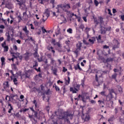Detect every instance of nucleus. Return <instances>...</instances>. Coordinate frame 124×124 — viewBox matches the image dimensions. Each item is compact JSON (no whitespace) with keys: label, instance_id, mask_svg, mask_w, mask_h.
<instances>
[{"label":"nucleus","instance_id":"nucleus-9","mask_svg":"<svg viewBox=\"0 0 124 124\" xmlns=\"http://www.w3.org/2000/svg\"><path fill=\"white\" fill-rule=\"evenodd\" d=\"M1 47H2V48H3L4 52H8V49H9V47H8V46L6 45V41H4L1 44Z\"/></svg>","mask_w":124,"mask_h":124},{"label":"nucleus","instance_id":"nucleus-41","mask_svg":"<svg viewBox=\"0 0 124 124\" xmlns=\"http://www.w3.org/2000/svg\"><path fill=\"white\" fill-rule=\"evenodd\" d=\"M112 79H116L117 78V74H114L111 76Z\"/></svg>","mask_w":124,"mask_h":124},{"label":"nucleus","instance_id":"nucleus-24","mask_svg":"<svg viewBox=\"0 0 124 124\" xmlns=\"http://www.w3.org/2000/svg\"><path fill=\"white\" fill-rule=\"evenodd\" d=\"M8 105L9 107H10L9 110L8 111V113L10 114V113H11V111H13V106L11 105V104H8Z\"/></svg>","mask_w":124,"mask_h":124},{"label":"nucleus","instance_id":"nucleus-10","mask_svg":"<svg viewBox=\"0 0 124 124\" xmlns=\"http://www.w3.org/2000/svg\"><path fill=\"white\" fill-rule=\"evenodd\" d=\"M111 27H108V28H106L105 27H101V34H105L106 33L107 31H110Z\"/></svg>","mask_w":124,"mask_h":124},{"label":"nucleus","instance_id":"nucleus-57","mask_svg":"<svg viewBox=\"0 0 124 124\" xmlns=\"http://www.w3.org/2000/svg\"><path fill=\"white\" fill-rule=\"evenodd\" d=\"M82 19L84 20V22H87V17L86 16H83Z\"/></svg>","mask_w":124,"mask_h":124},{"label":"nucleus","instance_id":"nucleus-36","mask_svg":"<svg viewBox=\"0 0 124 124\" xmlns=\"http://www.w3.org/2000/svg\"><path fill=\"white\" fill-rule=\"evenodd\" d=\"M105 91H102L100 93V94H101V95H102V96H106V94H105Z\"/></svg>","mask_w":124,"mask_h":124},{"label":"nucleus","instance_id":"nucleus-38","mask_svg":"<svg viewBox=\"0 0 124 124\" xmlns=\"http://www.w3.org/2000/svg\"><path fill=\"white\" fill-rule=\"evenodd\" d=\"M95 80H96V82H97V83H98V86H99L100 85L99 83H100V81H99V80H98L97 75H96V76H95Z\"/></svg>","mask_w":124,"mask_h":124},{"label":"nucleus","instance_id":"nucleus-33","mask_svg":"<svg viewBox=\"0 0 124 124\" xmlns=\"http://www.w3.org/2000/svg\"><path fill=\"white\" fill-rule=\"evenodd\" d=\"M0 21H2L3 23H4L5 25L7 24V21L6 20L3 19V18H0Z\"/></svg>","mask_w":124,"mask_h":124},{"label":"nucleus","instance_id":"nucleus-58","mask_svg":"<svg viewBox=\"0 0 124 124\" xmlns=\"http://www.w3.org/2000/svg\"><path fill=\"white\" fill-rule=\"evenodd\" d=\"M112 13L113 14H115V13H117V10H116V9H113Z\"/></svg>","mask_w":124,"mask_h":124},{"label":"nucleus","instance_id":"nucleus-3","mask_svg":"<svg viewBox=\"0 0 124 124\" xmlns=\"http://www.w3.org/2000/svg\"><path fill=\"white\" fill-rule=\"evenodd\" d=\"M51 44L53 45L54 46H57V50L59 52H62V45L59 42L56 43V40L55 39H52L51 40Z\"/></svg>","mask_w":124,"mask_h":124},{"label":"nucleus","instance_id":"nucleus-23","mask_svg":"<svg viewBox=\"0 0 124 124\" xmlns=\"http://www.w3.org/2000/svg\"><path fill=\"white\" fill-rule=\"evenodd\" d=\"M53 87H55V89L56 91V92H58L59 93H61V89H60V87H59V86H57L55 85V86L53 85Z\"/></svg>","mask_w":124,"mask_h":124},{"label":"nucleus","instance_id":"nucleus-18","mask_svg":"<svg viewBox=\"0 0 124 124\" xmlns=\"http://www.w3.org/2000/svg\"><path fill=\"white\" fill-rule=\"evenodd\" d=\"M88 41L90 43H91V44H94V42L95 41V38L92 37V39H89Z\"/></svg>","mask_w":124,"mask_h":124},{"label":"nucleus","instance_id":"nucleus-37","mask_svg":"<svg viewBox=\"0 0 124 124\" xmlns=\"http://www.w3.org/2000/svg\"><path fill=\"white\" fill-rule=\"evenodd\" d=\"M79 28L80 29H81V30H82V31H83V30H84V28H85V25H84V24H81L80 25Z\"/></svg>","mask_w":124,"mask_h":124},{"label":"nucleus","instance_id":"nucleus-60","mask_svg":"<svg viewBox=\"0 0 124 124\" xmlns=\"http://www.w3.org/2000/svg\"><path fill=\"white\" fill-rule=\"evenodd\" d=\"M66 71H67V69L65 68V67H63L62 72H66Z\"/></svg>","mask_w":124,"mask_h":124},{"label":"nucleus","instance_id":"nucleus-19","mask_svg":"<svg viewBox=\"0 0 124 124\" xmlns=\"http://www.w3.org/2000/svg\"><path fill=\"white\" fill-rule=\"evenodd\" d=\"M31 71H28L25 73V76L26 78H30V76H31Z\"/></svg>","mask_w":124,"mask_h":124},{"label":"nucleus","instance_id":"nucleus-2","mask_svg":"<svg viewBox=\"0 0 124 124\" xmlns=\"http://www.w3.org/2000/svg\"><path fill=\"white\" fill-rule=\"evenodd\" d=\"M58 11L57 12H61L60 9H62L63 11L67 12V13H69L70 12L68 11V9L71 8L70 4H63L58 5Z\"/></svg>","mask_w":124,"mask_h":124},{"label":"nucleus","instance_id":"nucleus-43","mask_svg":"<svg viewBox=\"0 0 124 124\" xmlns=\"http://www.w3.org/2000/svg\"><path fill=\"white\" fill-rule=\"evenodd\" d=\"M13 49L15 50V51H17V50H18V47H17V46L14 45L13 46Z\"/></svg>","mask_w":124,"mask_h":124},{"label":"nucleus","instance_id":"nucleus-51","mask_svg":"<svg viewBox=\"0 0 124 124\" xmlns=\"http://www.w3.org/2000/svg\"><path fill=\"white\" fill-rule=\"evenodd\" d=\"M33 103L35 104V107H37V103H36V100H34L33 101Z\"/></svg>","mask_w":124,"mask_h":124},{"label":"nucleus","instance_id":"nucleus-7","mask_svg":"<svg viewBox=\"0 0 124 124\" xmlns=\"http://www.w3.org/2000/svg\"><path fill=\"white\" fill-rule=\"evenodd\" d=\"M24 58L25 61H29L30 57L32 56V53L29 51H26V53L24 54Z\"/></svg>","mask_w":124,"mask_h":124},{"label":"nucleus","instance_id":"nucleus-59","mask_svg":"<svg viewBox=\"0 0 124 124\" xmlns=\"http://www.w3.org/2000/svg\"><path fill=\"white\" fill-rule=\"evenodd\" d=\"M103 48L104 49H108V48H109V46H107V45H104V46H103Z\"/></svg>","mask_w":124,"mask_h":124},{"label":"nucleus","instance_id":"nucleus-46","mask_svg":"<svg viewBox=\"0 0 124 124\" xmlns=\"http://www.w3.org/2000/svg\"><path fill=\"white\" fill-rule=\"evenodd\" d=\"M35 70H36V71H37V72H40L41 71V69H40V67H38V68H34Z\"/></svg>","mask_w":124,"mask_h":124},{"label":"nucleus","instance_id":"nucleus-42","mask_svg":"<svg viewBox=\"0 0 124 124\" xmlns=\"http://www.w3.org/2000/svg\"><path fill=\"white\" fill-rule=\"evenodd\" d=\"M118 91L119 93H123V88L121 86H118Z\"/></svg>","mask_w":124,"mask_h":124},{"label":"nucleus","instance_id":"nucleus-32","mask_svg":"<svg viewBox=\"0 0 124 124\" xmlns=\"http://www.w3.org/2000/svg\"><path fill=\"white\" fill-rule=\"evenodd\" d=\"M98 102L100 106H101L102 105V104H104V101H101V100H99L98 101Z\"/></svg>","mask_w":124,"mask_h":124},{"label":"nucleus","instance_id":"nucleus-49","mask_svg":"<svg viewBox=\"0 0 124 124\" xmlns=\"http://www.w3.org/2000/svg\"><path fill=\"white\" fill-rule=\"evenodd\" d=\"M108 12L109 15H110V16H112V15H113L112 14V13H111V10H110V9H108Z\"/></svg>","mask_w":124,"mask_h":124},{"label":"nucleus","instance_id":"nucleus-6","mask_svg":"<svg viewBox=\"0 0 124 124\" xmlns=\"http://www.w3.org/2000/svg\"><path fill=\"white\" fill-rule=\"evenodd\" d=\"M118 48H120V42L118 40L114 39L113 40L112 50H116V49H118Z\"/></svg>","mask_w":124,"mask_h":124},{"label":"nucleus","instance_id":"nucleus-56","mask_svg":"<svg viewBox=\"0 0 124 124\" xmlns=\"http://www.w3.org/2000/svg\"><path fill=\"white\" fill-rule=\"evenodd\" d=\"M13 66H14V68L15 69V70L17 69V65L16 64H13Z\"/></svg>","mask_w":124,"mask_h":124},{"label":"nucleus","instance_id":"nucleus-5","mask_svg":"<svg viewBox=\"0 0 124 124\" xmlns=\"http://www.w3.org/2000/svg\"><path fill=\"white\" fill-rule=\"evenodd\" d=\"M46 14V15H45ZM43 17H45V18H42V21L44 22L45 23L47 19H48V17H50V11L48 9H47L46 11H45V14L43 15Z\"/></svg>","mask_w":124,"mask_h":124},{"label":"nucleus","instance_id":"nucleus-34","mask_svg":"<svg viewBox=\"0 0 124 124\" xmlns=\"http://www.w3.org/2000/svg\"><path fill=\"white\" fill-rule=\"evenodd\" d=\"M94 3L95 5V6H98V4H99V2L97 0H94Z\"/></svg>","mask_w":124,"mask_h":124},{"label":"nucleus","instance_id":"nucleus-28","mask_svg":"<svg viewBox=\"0 0 124 124\" xmlns=\"http://www.w3.org/2000/svg\"><path fill=\"white\" fill-rule=\"evenodd\" d=\"M34 115H33V117H34V118H36V119H38V112H37V111H34Z\"/></svg>","mask_w":124,"mask_h":124},{"label":"nucleus","instance_id":"nucleus-16","mask_svg":"<svg viewBox=\"0 0 124 124\" xmlns=\"http://www.w3.org/2000/svg\"><path fill=\"white\" fill-rule=\"evenodd\" d=\"M70 91L71 92H72L73 93H77V92H78V91H79L77 88H75V90L73 89V88L71 87L70 88Z\"/></svg>","mask_w":124,"mask_h":124},{"label":"nucleus","instance_id":"nucleus-11","mask_svg":"<svg viewBox=\"0 0 124 124\" xmlns=\"http://www.w3.org/2000/svg\"><path fill=\"white\" fill-rule=\"evenodd\" d=\"M113 98H114V95H113V94L108 93L106 96L107 101H112V99H113Z\"/></svg>","mask_w":124,"mask_h":124},{"label":"nucleus","instance_id":"nucleus-26","mask_svg":"<svg viewBox=\"0 0 124 124\" xmlns=\"http://www.w3.org/2000/svg\"><path fill=\"white\" fill-rule=\"evenodd\" d=\"M51 62L50 63L52 65H57V64H56V61L54 60L53 58H50Z\"/></svg>","mask_w":124,"mask_h":124},{"label":"nucleus","instance_id":"nucleus-47","mask_svg":"<svg viewBox=\"0 0 124 124\" xmlns=\"http://www.w3.org/2000/svg\"><path fill=\"white\" fill-rule=\"evenodd\" d=\"M46 110L47 112L49 113V111H50V107L49 106H46Z\"/></svg>","mask_w":124,"mask_h":124},{"label":"nucleus","instance_id":"nucleus-8","mask_svg":"<svg viewBox=\"0 0 124 124\" xmlns=\"http://www.w3.org/2000/svg\"><path fill=\"white\" fill-rule=\"evenodd\" d=\"M81 118L82 120H83V121H84V122H88V121H90V120H91V117L88 114H86L82 115L81 116Z\"/></svg>","mask_w":124,"mask_h":124},{"label":"nucleus","instance_id":"nucleus-53","mask_svg":"<svg viewBox=\"0 0 124 124\" xmlns=\"http://www.w3.org/2000/svg\"><path fill=\"white\" fill-rule=\"evenodd\" d=\"M36 66H38V63L37 62H35V64L33 65V67H36Z\"/></svg>","mask_w":124,"mask_h":124},{"label":"nucleus","instance_id":"nucleus-62","mask_svg":"<svg viewBox=\"0 0 124 124\" xmlns=\"http://www.w3.org/2000/svg\"><path fill=\"white\" fill-rule=\"evenodd\" d=\"M30 26H31V30H34V28L33 27L32 24H31Z\"/></svg>","mask_w":124,"mask_h":124},{"label":"nucleus","instance_id":"nucleus-40","mask_svg":"<svg viewBox=\"0 0 124 124\" xmlns=\"http://www.w3.org/2000/svg\"><path fill=\"white\" fill-rule=\"evenodd\" d=\"M67 31L69 33H72V29H71V28L68 29V30H67Z\"/></svg>","mask_w":124,"mask_h":124},{"label":"nucleus","instance_id":"nucleus-61","mask_svg":"<svg viewBox=\"0 0 124 124\" xmlns=\"http://www.w3.org/2000/svg\"><path fill=\"white\" fill-rule=\"evenodd\" d=\"M66 82H67L68 84L70 83V78L69 77H68V80H66Z\"/></svg>","mask_w":124,"mask_h":124},{"label":"nucleus","instance_id":"nucleus-21","mask_svg":"<svg viewBox=\"0 0 124 124\" xmlns=\"http://www.w3.org/2000/svg\"><path fill=\"white\" fill-rule=\"evenodd\" d=\"M13 81L14 82V85H15L16 86H18V85H19V84L18 83V80H17V78L14 77Z\"/></svg>","mask_w":124,"mask_h":124},{"label":"nucleus","instance_id":"nucleus-20","mask_svg":"<svg viewBox=\"0 0 124 124\" xmlns=\"http://www.w3.org/2000/svg\"><path fill=\"white\" fill-rule=\"evenodd\" d=\"M108 91H109V94H113V93H114V94L117 95V93L116 92H115V90H114V89H109Z\"/></svg>","mask_w":124,"mask_h":124},{"label":"nucleus","instance_id":"nucleus-54","mask_svg":"<svg viewBox=\"0 0 124 124\" xmlns=\"http://www.w3.org/2000/svg\"><path fill=\"white\" fill-rule=\"evenodd\" d=\"M82 83H81V85L83 88H84V85H85V81L83 80H81Z\"/></svg>","mask_w":124,"mask_h":124},{"label":"nucleus","instance_id":"nucleus-35","mask_svg":"<svg viewBox=\"0 0 124 124\" xmlns=\"http://www.w3.org/2000/svg\"><path fill=\"white\" fill-rule=\"evenodd\" d=\"M94 22L95 24H96V25H98V24H99V21L96 18H94Z\"/></svg>","mask_w":124,"mask_h":124},{"label":"nucleus","instance_id":"nucleus-22","mask_svg":"<svg viewBox=\"0 0 124 124\" xmlns=\"http://www.w3.org/2000/svg\"><path fill=\"white\" fill-rule=\"evenodd\" d=\"M114 120H115V117L112 116L108 119V122L109 123V124H111V123L113 122Z\"/></svg>","mask_w":124,"mask_h":124},{"label":"nucleus","instance_id":"nucleus-64","mask_svg":"<svg viewBox=\"0 0 124 124\" xmlns=\"http://www.w3.org/2000/svg\"><path fill=\"white\" fill-rule=\"evenodd\" d=\"M121 19L122 21H124V15H122L121 16Z\"/></svg>","mask_w":124,"mask_h":124},{"label":"nucleus","instance_id":"nucleus-63","mask_svg":"<svg viewBox=\"0 0 124 124\" xmlns=\"http://www.w3.org/2000/svg\"><path fill=\"white\" fill-rule=\"evenodd\" d=\"M34 80L35 81H38V76L36 75L35 78H34Z\"/></svg>","mask_w":124,"mask_h":124},{"label":"nucleus","instance_id":"nucleus-4","mask_svg":"<svg viewBox=\"0 0 124 124\" xmlns=\"http://www.w3.org/2000/svg\"><path fill=\"white\" fill-rule=\"evenodd\" d=\"M83 43L81 42H78V43L76 44L77 48L75 51H74V54H76V56L79 55V51H81V48H82V45Z\"/></svg>","mask_w":124,"mask_h":124},{"label":"nucleus","instance_id":"nucleus-30","mask_svg":"<svg viewBox=\"0 0 124 124\" xmlns=\"http://www.w3.org/2000/svg\"><path fill=\"white\" fill-rule=\"evenodd\" d=\"M98 21L99 24H102V23H103V18H102L101 16L99 17Z\"/></svg>","mask_w":124,"mask_h":124},{"label":"nucleus","instance_id":"nucleus-55","mask_svg":"<svg viewBox=\"0 0 124 124\" xmlns=\"http://www.w3.org/2000/svg\"><path fill=\"white\" fill-rule=\"evenodd\" d=\"M34 24L35 25V26H38L39 25V22H38L37 21H35L34 22Z\"/></svg>","mask_w":124,"mask_h":124},{"label":"nucleus","instance_id":"nucleus-12","mask_svg":"<svg viewBox=\"0 0 124 124\" xmlns=\"http://www.w3.org/2000/svg\"><path fill=\"white\" fill-rule=\"evenodd\" d=\"M51 70L54 75H55V76H57V75H58V74H57V73H58V69L57 68H54V66H52Z\"/></svg>","mask_w":124,"mask_h":124},{"label":"nucleus","instance_id":"nucleus-29","mask_svg":"<svg viewBox=\"0 0 124 124\" xmlns=\"http://www.w3.org/2000/svg\"><path fill=\"white\" fill-rule=\"evenodd\" d=\"M62 91L63 92L62 94H64V93H65V92H66L65 91V87L64 86V87H62L61 90L60 91V92H62Z\"/></svg>","mask_w":124,"mask_h":124},{"label":"nucleus","instance_id":"nucleus-25","mask_svg":"<svg viewBox=\"0 0 124 124\" xmlns=\"http://www.w3.org/2000/svg\"><path fill=\"white\" fill-rule=\"evenodd\" d=\"M29 118L30 119L31 121H34V122H36L34 117H33V115L29 114Z\"/></svg>","mask_w":124,"mask_h":124},{"label":"nucleus","instance_id":"nucleus-45","mask_svg":"<svg viewBox=\"0 0 124 124\" xmlns=\"http://www.w3.org/2000/svg\"><path fill=\"white\" fill-rule=\"evenodd\" d=\"M42 31H43V33H45V32H47V31H46V29H44V27L42 28Z\"/></svg>","mask_w":124,"mask_h":124},{"label":"nucleus","instance_id":"nucleus-50","mask_svg":"<svg viewBox=\"0 0 124 124\" xmlns=\"http://www.w3.org/2000/svg\"><path fill=\"white\" fill-rule=\"evenodd\" d=\"M17 18L18 19L19 22H21V21H22V17H21V16H18Z\"/></svg>","mask_w":124,"mask_h":124},{"label":"nucleus","instance_id":"nucleus-39","mask_svg":"<svg viewBox=\"0 0 124 124\" xmlns=\"http://www.w3.org/2000/svg\"><path fill=\"white\" fill-rule=\"evenodd\" d=\"M83 43H84V44L85 45H90V43H88L87 42V41H86V40H83Z\"/></svg>","mask_w":124,"mask_h":124},{"label":"nucleus","instance_id":"nucleus-15","mask_svg":"<svg viewBox=\"0 0 124 124\" xmlns=\"http://www.w3.org/2000/svg\"><path fill=\"white\" fill-rule=\"evenodd\" d=\"M0 61L1 62V66H3V65H5V58L3 57H1Z\"/></svg>","mask_w":124,"mask_h":124},{"label":"nucleus","instance_id":"nucleus-13","mask_svg":"<svg viewBox=\"0 0 124 124\" xmlns=\"http://www.w3.org/2000/svg\"><path fill=\"white\" fill-rule=\"evenodd\" d=\"M3 85L4 90H6L8 88H9V82L8 81H5Z\"/></svg>","mask_w":124,"mask_h":124},{"label":"nucleus","instance_id":"nucleus-17","mask_svg":"<svg viewBox=\"0 0 124 124\" xmlns=\"http://www.w3.org/2000/svg\"><path fill=\"white\" fill-rule=\"evenodd\" d=\"M22 30L23 31H24V32H25V33H27V34L30 33V31L28 30V27L27 26H25V27L22 29Z\"/></svg>","mask_w":124,"mask_h":124},{"label":"nucleus","instance_id":"nucleus-31","mask_svg":"<svg viewBox=\"0 0 124 124\" xmlns=\"http://www.w3.org/2000/svg\"><path fill=\"white\" fill-rule=\"evenodd\" d=\"M33 56L34 58H37V57H39L38 53H37V50L35 51V52L33 53Z\"/></svg>","mask_w":124,"mask_h":124},{"label":"nucleus","instance_id":"nucleus-48","mask_svg":"<svg viewBox=\"0 0 124 124\" xmlns=\"http://www.w3.org/2000/svg\"><path fill=\"white\" fill-rule=\"evenodd\" d=\"M8 61H9V62H11V61L13 62H14V58H9L8 59Z\"/></svg>","mask_w":124,"mask_h":124},{"label":"nucleus","instance_id":"nucleus-1","mask_svg":"<svg viewBox=\"0 0 124 124\" xmlns=\"http://www.w3.org/2000/svg\"><path fill=\"white\" fill-rule=\"evenodd\" d=\"M59 114V118L61 119H63L65 122H66L68 124H70V121L69 120L73 119V115L74 113H72L71 111L67 110L66 111L63 112H58Z\"/></svg>","mask_w":124,"mask_h":124},{"label":"nucleus","instance_id":"nucleus-52","mask_svg":"<svg viewBox=\"0 0 124 124\" xmlns=\"http://www.w3.org/2000/svg\"><path fill=\"white\" fill-rule=\"evenodd\" d=\"M77 67H78V69H79V70H80V71H81L82 68H81V67H80V65L79 64V63H78V64H77Z\"/></svg>","mask_w":124,"mask_h":124},{"label":"nucleus","instance_id":"nucleus-44","mask_svg":"<svg viewBox=\"0 0 124 124\" xmlns=\"http://www.w3.org/2000/svg\"><path fill=\"white\" fill-rule=\"evenodd\" d=\"M32 91L34 93H36V91H38V89H37V88H36L35 87H34L32 88Z\"/></svg>","mask_w":124,"mask_h":124},{"label":"nucleus","instance_id":"nucleus-14","mask_svg":"<svg viewBox=\"0 0 124 124\" xmlns=\"http://www.w3.org/2000/svg\"><path fill=\"white\" fill-rule=\"evenodd\" d=\"M6 36H7V39L6 41L8 42H10V40H12V39H11V37H10V35L9 34V33H6L5 34Z\"/></svg>","mask_w":124,"mask_h":124},{"label":"nucleus","instance_id":"nucleus-27","mask_svg":"<svg viewBox=\"0 0 124 124\" xmlns=\"http://www.w3.org/2000/svg\"><path fill=\"white\" fill-rule=\"evenodd\" d=\"M113 61H114V58H108L106 59V62H113Z\"/></svg>","mask_w":124,"mask_h":124}]
</instances>
